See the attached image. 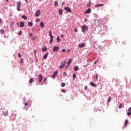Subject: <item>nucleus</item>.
<instances>
[{
	"mask_svg": "<svg viewBox=\"0 0 131 131\" xmlns=\"http://www.w3.org/2000/svg\"><path fill=\"white\" fill-rule=\"evenodd\" d=\"M58 13L60 15H62L63 14V10H62L61 9H59Z\"/></svg>",
	"mask_w": 131,
	"mask_h": 131,
	"instance_id": "17",
	"label": "nucleus"
},
{
	"mask_svg": "<svg viewBox=\"0 0 131 131\" xmlns=\"http://www.w3.org/2000/svg\"><path fill=\"white\" fill-rule=\"evenodd\" d=\"M49 36H50L51 39H54V36L52 35V31L51 30L49 31Z\"/></svg>",
	"mask_w": 131,
	"mask_h": 131,
	"instance_id": "13",
	"label": "nucleus"
},
{
	"mask_svg": "<svg viewBox=\"0 0 131 131\" xmlns=\"http://www.w3.org/2000/svg\"><path fill=\"white\" fill-rule=\"evenodd\" d=\"M73 78H74V79H75V78H76V75L75 74V73H74L73 74Z\"/></svg>",
	"mask_w": 131,
	"mask_h": 131,
	"instance_id": "29",
	"label": "nucleus"
},
{
	"mask_svg": "<svg viewBox=\"0 0 131 131\" xmlns=\"http://www.w3.org/2000/svg\"><path fill=\"white\" fill-rule=\"evenodd\" d=\"M54 40V39H50V45H52V43H53V40Z\"/></svg>",
	"mask_w": 131,
	"mask_h": 131,
	"instance_id": "30",
	"label": "nucleus"
},
{
	"mask_svg": "<svg viewBox=\"0 0 131 131\" xmlns=\"http://www.w3.org/2000/svg\"><path fill=\"white\" fill-rule=\"evenodd\" d=\"M63 74V75H66V76L67 75V73L66 72H64Z\"/></svg>",
	"mask_w": 131,
	"mask_h": 131,
	"instance_id": "44",
	"label": "nucleus"
},
{
	"mask_svg": "<svg viewBox=\"0 0 131 131\" xmlns=\"http://www.w3.org/2000/svg\"><path fill=\"white\" fill-rule=\"evenodd\" d=\"M47 50H48V48H47V47H44L42 49V51L43 52H46L47 51Z\"/></svg>",
	"mask_w": 131,
	"mask_h": 131,
	"instance_id": "25",
	"label": "nucleus"
},
{
	"mask_svg": "<svg viewBox=\"0 0 131 131\" xmlns=\"http://www.w3.org/2000/svg\"><path fill=\"white\" fill-rule=\"evenodd\" d=\"M2 23V19L0 18V24Z\"/></svg>",
	"mask_w": 131,
	"mask_h": 131,
	"instance_id": "56",
	"label": "nucleus"
},
{
	"mask_svg": "<svg viewBox=\"0 0 131 131\" xmlns=\"http://www.w3.org/2000/svg\"><path fill=\"white\" fill-rule=\"evenodd\" d=\"M103 6H104L103 4H97V5H95V8H100V7H103Z\"/></svg>",
	"mask_w": 131,
	"mask_h": 131,
	"instance_id": "9",
	"label": "nucleus"
},
{
	"mask_svg": "<svg viewBox=\"0 0 131 131\" xmlns=\"http://www.w3.org/2000/svg\"><path fill=\"white\" fill-rule=\"evenodd\" d=\"M32 35H33V34L32 33H31L29 36H32Z\"/></svg>",
	"mask_w": 131,
	"mask_h": 131,
	"instance_id": "53",
	"label": "nucleus"
},
{
	"mask_svg": "<svg viewBox=\"0 0 131 131\" xmlns=\"http://www.w3.org/2000/svg\"><path fill=\"white\" fill-rule=\"evenodd\" d=\"M78 70V66H76L74 67V71H77Z\"/></svg>",
	"mask_w": 131,
	"mask_h": 131,
	"instance_id": "23",
	"label": "nucleus"
},
{
	"mask_svg": "<svg viewBox=\"0 0 131 131\" xmlns=\"http://www.w3.org/2000/svg\"><path fill=\"white\" fill-rule=\"evenodd\" d=\"M57 40L58 42H60V37L58 36L57 38Z\"/></svg>",
	"mask_w": 131,
	"mask_h": 131,
	"instance_id": "32",
	"label": "nucleus"
},
{
	"mask_svg": "<svg viewBox=\"0 0 131 131\" xmlns=\"http://www.w3.org/2000/svg\"><path fill=\"white\" fill-rule=\"evenodd\" d=\"M127 123H128V120H126L125 122V124H124L125 126H126V125H127Z\"/></svg>",
	"mask_w": 131,
	"mask_h": 131,
	"instance_id": "28",
	"label": "nucleus"
},
{
	"mask_svg": "<svg viewBox=\"0 0 131 131\" xmlns=\"http://www.w3.org/2000/svg\"><path fill=\"white\" fill-rule=\"evenodd\" d=\"M88 7H90V6H91V3H90V4H88Z\"/></svg>",
	"mask_w": 131,
	"mask_h": 131,
	"instance_id": "52",
	"label": "nucleus"
},
{
	"mask_svg": "<svg viewBox=\"0 0 131 131\" xmlns=\"http://www.w3.org/2000/svg\"><path fill=\"white\" fill-rule=\"evenodd\" d=\"M20 8H21V2L19 1L17 3L16 9L18 11H20Z\"/></svg>",
	"mask_w": 131,
	"mask_h": 131,
	"instance_id": "2",
	"label": "nucleus"
},
{
	"mask_svg": "<svg viewBox=\"0 0 131 131\" xmlns=\"http://www.w3.org/2000/svg\"><path fill=\"white\" fill-rule=\"evenodd\" d=\"M107 102L108 103H110V102H111V97H108L107 99Z\"/></svg>",
	"mask_w": 131,
	"mask_h": 131,
	"instance_id": "27",
	"label": "nucleus"
},
{
	"mask_svg": "<svg viewBox=\"0 0 131 131\" xmlns=\"http://www.w3.org/2000/svg\"><path fill=\"white\" fill-rule=\"evenodd\" d=\"M97 61H98V60H97L96 61H95L94 62V64H97Z\"/></svg>",
	"mask_w": 131,
	"mask_h": 131,
	"instance_id": "49",
	"label": "nucleus"
},
{
	"mask_svg": "<svg viewBox=\"0 0 131 131\" xmlns=\"http://www.w3.org/2000/svg\"><path fill=\"white\" fill-rule=\"evenodd\" d=\"M32 82H33V78H31L29 81V83H32Z\"/></svg>",
	"mask_w": 131,
	"mask_h": 131,
	"instance_id": "21",
	"label": "nucleus"
},
{
	"mask_svg": "<svg viewBox=\"0 0 131 131\" xmlns=\"http://www.w3.org/2000/svg\"><path fill=\"white\" fill-rule=\"evenodd\" d=\"M84 90L85 91H86V90H88V86H84Z\"/></svg>",
	"mask_w": 131,
	"mask_h": 131,
	"instance_id": "39",
	"label": "nucleus"
},
{
	"mask_svg": "<svg viewBox=\"0 0 131 131\" xmlns=\"http://www.w3.org/2000/svg\"><path fill=\"white\" fill-rule=\"evenodd\" d=\"M3 112V115L4 116H8V115H9V112H8V111H6Z\"/></svg>",
	"mask_w": 131,
	"mask_h": 131,
	"instance_id": "11",
	"label": "nucleus"
},
{
	"mask_svg": "<svg viewBox=\"0 0 131 131\" xmlns=\"http://www.w3.org/2000/svg\"><path fill=\"white\" fill-rule=\"evenodd\" d=\"M92 11L91 8H89L88 9L85 11V14H90V12Z\"/></svg>",
	"mask_w": 131,
	"mask_h": 131,
	"instance_id": "12",
	"label": "nucleus"
},
{
	"mask_svg": "<svg viewBox=\"0 0 131 131\" xmlns=\"http://www.w3.org/2000/svg\"><path fill=\"white\" fill-rule=\"evenodd\" d=\"M127 115L128 116H129V115H131V112H128V113H127Z\"/></svg>",
	"mask_w": 131,
	"mask_h": 131,
	"instance_id": "35",
	"label": "nucleus"
},
{
	"mask_svg": "<svg viewBox=\"0 0 131 131\" xmlns=\"http://www.w3.org/2000/svg\"><path fill=\"white\" fill-rule=\"evenodd\" d=\"M74 31H75V32H77L78 31V30H77V28H75Z\"/></svg>",
	"mask_w": 131,
	"mask_h": 131,
	"instance_id": "38",
	"label": "nucleus"
},
{
	"mask_svg": "<svg viewBox=\"0 0 131 131\" xmlns=\"http://www.w3.org/2000/svg\"><path fill=\"white\" fill-rule=\"evenodd\" d=\"M57 75H58V71H56L55 72H54L53 73V76H51V77H52V78H55V77H56Z\"/></svg>",
	"mask_w": 131,
	"mask_h": 131,
	"instance_id": "8",
	"label": "nucleus"
},
{
	"mask_svg": "<svg viewBox=\"0 0 131 131\" xmlns=\"http://www.w3.org/2000/svg\"><path fill=\"white\" fill-rule=\"evenodd\" d=\"M27 5H28V0H25Z\"/></svg>",
	"mask_w": 131,
	"mask_h": 131,
	"instance_id": "43",
	"label": "nucleus"
},
{
	"mask_svg": "<svg viewBox=\"0 0 131 131\" xmlns=\"http://www.w3.org/2000/svg\"><path fill=\"white\" fill-rule=\"evenodd\" d=\"M54 5H55V6L56 7L58 6V2H55Z\"/></svg>",
	"mask_w": 131,
	"mask_h": 131,
	"instance_id": "33",
	"label": "nucleus"
},
{
	"mask_svg": "<svg viewBox=\"0 0 131 131\" xmlns=\"http://www.w3.org/2000/svg\"><path fill=\"white\" fill-rule=\"evenodd\" d=\"M0 32L1 34H3L4 33H5V31L3 29H1Z\"/></svg>",
	"mask_w": 131,
	"mask_h": 131,
	"instance_id": "26",
	"label": "nucleus"
},
{
	"mask_svg": "<svg viewBox=\"0 0 131 131\" xmlns=\"http://www.w3.org/2000/svg\"><path fill=\"white\" fill-rule=\"evenodd\" d=\"M42 84H43V83L41 84V85H42Z\"/></svg>",
	"mask_w": 131,
	"mask_h": 131,
	"instance_id": "58",
	"label": "nucleus"
},
{
	"mask_svg": "<svg viewBox=\"0 0 131 131\" xmlns=\"http://www.w3.org/2000/svg\"><path fill=\"white\" fill-rule=\"evenodd\" d=\"M25 24H24V22L23 21H20V27L21 28H23V27L25 26Z\"/></svg>",
	"mask_w": 131,
	"mask_h": 131,
	"instance_id": "14",
	"label": "nucleus"
},
{
	"mask_svg": "<svg viewBox=\"0 0 131 131\" xmlns=\"http://www.w3.org/2000/svg\"><path fill=\"white\" fill-rule=\"evenodd\" d=\"M6 2H9V0H6Z\"/></svg>",
	"mask_w": 131,
	"mask_h": 131,
	"instance_id": "57",
	"label": "nucleus"
},
{
	"mask_svg": "<svg viewBox=\"0 0 131 131\" xmlns=\"http://www.w3.org/2000/svg\"><path fill=\"white\" fill-rule=\"evenodd\" d=\"M81 29H82V32H84V31H87V30H89V27L85 25H84L82 26Z\"/></svg>",
	"mask_w": 131,
	"mask_h": 131,
	"instance_id": "1",
	"label": "nucleus"
},
{
	"mask_svg": "<svg viewBox=\"0 0 131 131\" xmlns=\"http://www.w3.org/2000/svg\"><path fill=\"white\" fill-rule=\"evenodd\" d=\"M66 51V49H62L61 52L63 53V52H65Z\"/></svg>",
	"mask_w": 131,
	"mask_h": 131,
	"instance_id": "40",
	"label": "nucleus"
},
{
	"mask_svg": "<svg viewBox=\"0 0 131 131\" xmlns=\"http://www.w3.org/2000/svg\"><path fill=\"white\" fill-rule=\"evenodd\" d=\"M35 53H36V51H35Z\"/></svg>",
	"mask_w": 131,
	"mask_h": 131,
	"instance_id": "60",
	"label": "nucleus"
},
{
	"mask_svg": "<svg viewBox=\"0 0 131 131\" xmlns=\"http://www.w3.org/2000/svg\"><path fill=\"white\" fill-rule=\"evenodd\" d=\"M63 5H65V2H63L62 3V5L63 6Z\"/></svg>",
	"mask_w": 131,
	"mask_h": 131,
	"instance_id": "47",
	"label": "nucleus"
},
{
	"mask_svg": "<svg viewBox=\"0 0 131 131\" xmlns=\"http://www.w3.org/2000/svg\"><path fill=\"white\" fill-rule=\"evenodd\" d=\"M43 78V76H42V75H41V74H39L38 77L39 82H41V81H42Z\"/></svg>",
	"mask_w": 131,
	"mask_h": 131,
	"instance_id": "3",
	"label": "nucleus"
},
{
	"mask_svg": "<svg viewBox=\"0 0 131 131\" xmlns=\"http://www.w3.org/2000/svg\"><path fill=\"white\" fill-rule=\"evenodd\" d=\"M22 18L24 19V20H27V16H26V15H23Z\"/></svg>",
	"mask_w": 131,
	"mask_h": 131,
	"instance_id": "22",
	"label": "nucleus"
},
{
	"mask_svg": "<svg viewBox=\"0 0 131 131\" xmlns=\"http://www.w3.org/2000/svg\"><path fill=\"white\" fill-rule=\"evenodd\" d=\"M90 85L92 86H94L95 88V86H97V84H95L94 82H90Z\"/></svg>",
	"mask_w": 131,
	"mask_h": 131,
	"instance_id": "19",
	"label": "nucleus"
},
{
	"mask_svg": "<svg viewBox=\"0 0 131 131\" xmlns=\"http://www.w3.org/2000/svg\"><path fill=\"white\" fill-rule=\"evenodd\" d=\"M67 63V61H65L63 63H61L60 66L59 67V69H62V68H64V67H65V66H66Z\"/></svg>",
	"mask_w": 131,
	"mask_h": 131,
	"instance_id": "4",
	"label": "nucleus"
},
{
	"mask_svg": "<svg viewBox=\"0 0 131 131\" xmlns=\"http://www.w3.org/2000/svg\"><path fill=\"white\" fill-rule=\"evenodd\" d=\"M40 25L42 28H45V23H43V22L41 21L40 24Z\"/></svg>",
	"mask_w": 131,
	"mask_h": 131,
	"instance_id": "18",
	"label": "nucleus"
},
{
	"mask_svg": "<svg viewBox=\"0 0 131 131\" xmlns=\"http://www.w3.org/2000/svg\"><path fill=\"white\" fill-rule=\"evenodd\" d=\"M14 23L13 22H12L10 24V26H11V27H13V26H14Z\"/></svg>",
	"mask_w": 131,
	"mask_h": 131,
	"instance_id": "36",
	"label": "nucleus"
},
{
	"mask_svg": "<svg viewBox=\"0 0 131 131\" xmlns=\"http://www.w3.org/2000/svg\"><path fill=\"white\" fill-rule=\"evenodd\" d=\"M47 78H44V79H43V82H46V81L47 80Z\"/></svg>",
	"mask_w": 131,
	"mask_h": 131,
	"instance_id": "45",
	"label": "nucleus"
},
{
	"mask_svg": "<svg viewBox=\"0 0 131 131\" xmlns=\"http://www.w3.org/2000/svg\"><path fill=\"white\" fill-rule=\"evenodd\" d=\"M28 25L30 27H32V26H33V24L31 21H30L28 23Z\"/></svg>",
	"mask_w": 131,
	"mask_h": 131,
	"instance_id": "16",
	"label": "nucleus"
},
{
	"mask_svg": "<svg viewBox=\"0 0 131 131\" xmlns=\"http://www.w3.org/2000/svg\"><path fill=\"white\" fill-rule=\"evenodd\" d=\"M66 85L65 83H62L61 84V86H62V88H64Z\"/></svg>",
	"mask_w": 131,
	"mask_h": 131,
	"instance_id": "31",
	"label": "nucleus"
},
{
	"mask_svg": "<svg viewBox=\"0 0 131 131\" xmlns=\"http://www.w3.org/2000/svg\"><path fill=\"white\" fill-rule=\"evenodd\" d=\"M61 92H62V93H65V90H61Z\"/></svg>",
	"mask_w": 131,
	"mask_h": 131,
	"instance_id": "48",
	"label": "nucleus"
},
{
	"mask_svg": "<svg viewBox=\"0 0 131 131\" xmlns=\"http://www.w3.org/2000/svg\"><path fill=\"white\" fill-rule=\"evenodd\" d=\"M88 21V19H84V22H86Z\"/></svg>",
	"mask_w": 131,
	"mask_h": 131,
	"instance_id": "54",
	"label": "nucleus"
},
{
	"mask_svg": "<svg viewBox=\"0 0 131 131\" xmlns=\"http://www.w3.org/2000/svg\"><path fill=\"white\" fill-rule=\"evenodd\" d=\"M40 21V19L39 18H37L36 19V22H39Z\"/></svg>",
	"mask_w": 131,
	"mask_h": 131,
	"instance_id": "37",
	"label": "nucleus"
},
{
	"mask_svg": "<svg viewBox=\"0 0 131 131\" xmlns=\"http://www.w3.org/2000/svg\"><path fill=\"white\" fill-rule=\"evenodd\" d=\"M128 111L129 112H131V107H129V108L128 109Z\"/></svg>",
	"mask_w": 131,
	"mask_h": 131,
	"instance_id": "41",
	"label": "nucleus"
},
{
	"mask_svg": "<svg viewBox=\"0 0 131 131\" xmlns=\"http://www.w3.org/2000/svg\"><path fill=\"white\" fill-rule=\"evenodd\" d=\"M84 67H86V66H84Z\"/></svg>",
	"mask_w": 131,
	"mask_h": 131,
	"instance_id": "59",
	"label": "nucleus"
},
{
	"mask_svg": "<svg viewBox=\"0 0 131 131\" xmlns=\"http://www.w3.org/2000/svg\"><path fill=\"white\" fill-rule=\"evenodd\" d=\"M49 55V52H47L45 55L43 56V59L46 60V59H48V55Z\"/></svg>",
	"mask_w": 131,
	"mask_h": 131,
	"instance_id": "10",
	"label": "nucleus"
},
{
	"mask_svg": "<svg viewBox=\"0 0 131 131\" xmlns=\"http://www.w3.org/2000/svg\"><path fill=\"white\" fill-rule=\"evenodd\" d=\"M64 10L67 11L68 13H71V9L69 8V7H66L64 8Z\"/></svg>",
	"mask_w": 131,
	"mask_h": 131,
	"instance_id": "6",
	"label": "nucleus"
},
{
	"mask_svg": "<svg viewBox=\"0 0 131 131\" xmlns=\"http://www.w3.org/2000/svg\"><path fill=\"white\" fill-rule=\"evenodd\" d=\"M18 35H22V31H20L18 32Z\"/></svg>",
	"mask_w": 131,
	"mask_h": 131,
	"instance_id": "34",
	"label": "nucleus"
},
{
	"mask_svg": "<svg viewBox=\"0 0 131 131\" xmlns=\"http://www.w3.org/2000/svg\"><path fill=\"white\" fill-rule=\"evenodd\" d=\"M85 46V43H82L81 44H79L78 45L79 48H83Z\"/></svg>",
	"mask_w": 131,
	"mask_h": 131,
	"instance_id": "15",
	"label": "nucleus"
},
{
	"mask_svg": "<svg viewBox=\"0 0 131 131\" xmlns=\"http://www.w3.org/2000/svg\"><path fill=\"white\" fill-rule=\"evenodd\" d=\"M122 107H123V105L122 103H120V105L118 106V108L119 109H121V108H122Z\"/></svg>",
	"mask_w": 131,
	"mask_h": 131,
	"instance_id": "24",
	"label": "nucleus"
},
{
	"mask_svg": "<svg viewBox=\"0 0 131 131\" xmlns=\"http://www.w3.org/2000/svg\"><path fill=\"white\" fill-rule=\"evenodd\" d=\"M19 58H21V54L20 53H18Z\"/></svg>",
	"mask_w": 131,
	"mask_h": 131,
	"instance_id": "42",
	"label": "nucleus"
},
{
	"mask_svg": "<svg viewBox=\"0 0 131 131\" xmlns=\"http://www.w3.org/2000/svg\"><path fill=\"white\" fill-rule=\"evenodd\" d=\"M96 79H98V75H96Z\"/></svg>",
	"mask_w": 131,
	"mask_h": 131,
	"instance_id": "55",
	"label": "nucleus"
},
{
	"mask_svg": "<svg viewBox=\"0 0 131 131\" xmlns=\"http://www.w3.org/2000/svg\"><path fill=\"white\" fill-rule=\"evenodd\" d=\"M60 37H61V38L64 37V35H61L60 36Z\"/></svg>",
	"mask_w": 131,
	"mask_h": 131,
	"instance_id": "51",
	"label": "nucleus"
},
{
	"mask_svg": "<svg viewBox=\"0 0 131 131\" xmlns=\"http://www.w3.org/2000/svg\"><path fill=\"white\" fill-rule=\"evenodd\" d=\"M40 15V10H38L35 13V16L36 17H39Z\"/></svg>",
	"mask_w": 131,
	"mask_h": 131,
	"instance_id": "7",
	"label": "nucleus"
},
{
	"mask_svg": "<svg viewBox=\"0 0 131 131\" xmlns=\"http://www.w3.org/2000/svg\"><path fill=\"white\" fill-rule=\"evenodd\" d=\"M69 66H68V64L66 66V69H68V68H69Z\"/></svg>",
	"mask_w": 131,
	"mask_h": 131,
	"instance_id": "46",
	"label": "nucleus"
},
{
	"mask_svg": "<svg viewBox=\"0 0 131 131\" xmlns=\"http://www.w3.org/2000/svg\"><path fill=\"white\" fill-rule=\"evenodd\" d=\"M28 105V103L27 102H26L25 104V106H27Z\"/></svg>",
	"mask_w": 131,
	"mask_h": 131,
	"instance_id": "50",
	"label": "nucleus"
},
{
	"mask_svg": "<svg viewBox=\"0 0 131 131\" xmlns=\"http://www.w3.org/2000/svg\"><path fill=\"white\" fill-rule=\"evenodd\" d=\"M59 49H60V48L59 47H57L56 46H55L53 48V52H58V51H59Z\"/></svg>",
	"mask_w": 131,
	"mask_h": 131,
	"instance_id": "5",
	"label": "nucleus"
},
{
	"mask_svg": "<svg viewBox=\"0 0 131 131\" xmlns=\"http://www.w3.org/2000/svg\"><path fill=\"white\" fill-rule=\"evenodd\" d=\"M72 61V59L70 58L68 61V65L69 66L70 65V63Z\"/></svg>",
	"mask_w": 131,
	"mask_h": 131,
	"instance_id": "20",
	"label": "nucleus"
}]
</instances>
